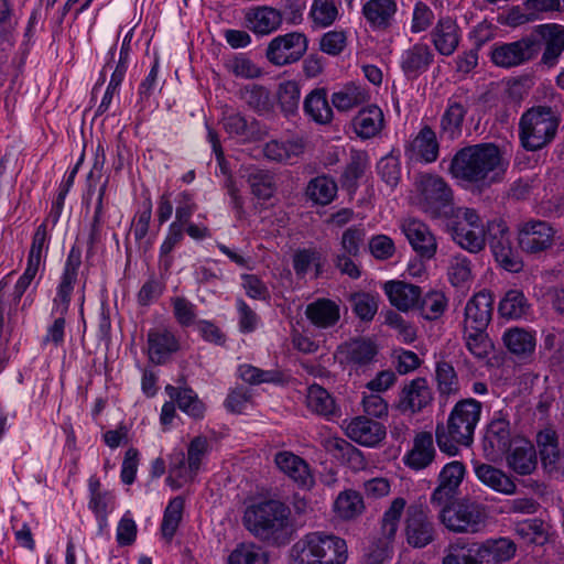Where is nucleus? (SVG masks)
<instances>
[{"instance_id":"1","label":"nucleus","mask_w":564,"mask_h":564,"mask_svg":"<svg viewBox=\"0 0 564 564\" xmlns=\"http://www.w3.org/2000/svg\"><path fill=\"white\" fill-rule=\"evenodd\" d=\"M509 161L495 143H478L458 150L451 160L448 172L454 178L489 187L505 178Z\"/></svg>"},{"instance_id":"2","label":"nucleus","mask_w":564,"mask_h":564,"mask_svg":"<svg viewBox=\"0 0 564 564\" xmlns=\"http://www.w3.org/2000/svg\"><path fill=\"white\" fill-rule=\"evenodd\" d=\"M242 521L254 538L274 546L286 545L296 532L290 507L275 499L247 507Z\"/></svg>"},{"instance_id":"3","label":"nucleus","mask_w":564,"mask_h":564,"mask_svg":"<svg viewBox=\"0 0 564 564\" xmlns=\"http://www.w3.org/2000/svg\"><path fill=\"white\" fill-rule=\"evenodd\" d=\"M481 410L482 404L476 399H463L454 405L446 423H437L435 438L443 453L456 456L459 446L471 445Z\"/></svg>"},{"instance_id":"4","label":"nucleus","mask_w":564,"mask_h":564,"mask_svg":"<svg viewBox=\"0 0 564 564\" xmlns=\"http://www.w3.org/2000/svg\"><path fill=\"white\" fill-rule=\"evenodd\" d=\"M293 564H344L347 545L344 539L325 532H310L290 550Z\"/></svg>"},{"instance_id":"5","label":"nucleus","mask_w":564,"mask_h":564,"mask_svg":"<svg viewBox=\"0 0 564 564\" xmlns=\"http://www.w3.org/2000/svg\"><path fill=\"white\" fill-rule=\"evenodd\" d=\"M82 264V251L78 247H73L67 256L64 272L62 274L56 296L53 300V314L57 317L53 324L47 327L44 344H53L55 347L62 346L65 336V315L68 312L70 296L74 285L77 281L78 269Z\"/></svg>"},{"instance_id":"6","label":"nucleus","mask_w":564,"mask_h":564,"mask_svg":"<svg viewBox=\"0 0 564 564\" xmlns=\"http://www.w3.org/2000/svg\"><path fill=\"white\" fill-rule=\"evenodd\" d=\"M561 118L550 106H534L525 110L519 121V139L527 151H538L550 144Z\"/></svg>"},{"instance_id":"7","label":"nucleus","mask_w":564,"mask_h":564,"mask_svg":"<svg viewBox=\"0 0 564 564\" xmlns=\"http://www.w3.org/2000/svg\"><path fill=\"white\" fill-rule=\"evenodd\" d=\"M440 507V520L452 532L474 534L486 525V507L478 501L462 498Z\"/></svg>"},{"instance_id":"8","label":"nucleus","mask_w":564,"mask_h":564,"mask_svg":"<svg viewBox=\"0 0 564 564\" xmlns=\"http://www.w3.org/2000/svg\"><path fill=\"white\" fill-rule=\"evenodd\" d=\"M366 248V229L354 225L345 229L340 237V249L333 256L334 267L352 280L361 276V270L356 260Z\"/></svg>"},{"instance_id":"9","label":"nucleus","mask_w":564,"mask_h":564,"mask_svg":"<svg viewBox=\"0 0 564 564\" xmlns=\"http://www.w3.org/2000/svg\"><path fill=\"white\" fill-rule=\"evenodd\" d=\"M488 245L496 262L509 272H519L523 262L519 252L512 247L509 228L502 219L487 224Z\"/></svg>"},{"instance_id":"10","label":"nucleus","mask_w":564,"mask_h":564,"mask_svg":"<svg viewBox=\"0 0 564 564\" xmlns=\"http://www.w3.org/2000/svg\"><path fill=\"white\" fill-rule=\"evenodd\" d=\"M420 192V205L422 209L433 218L446 215V209L452 206L453 191L447 182L434 174H424L417 183Z\"/></svg>"},{"instance_id":"11","label":"nucleus","mask_w":564,"mask_h":564,"mask_svg":"<svg viewBox=\"0 0 564 564\" xmlns=\"http://www.w3.org/2000/svg\"><path fill=\"white\" fill-rule=\"evenodd\" d=\"M556 228L546 220L529 219L518 225L519 248L528 254H540L554 246Z\"/></svg>"},{"instance_id":"12","label":"nucleus","mask_w":564,"mask_h":564,"mask_svg":"<svg viewBox=\"0 0 564 564\" xmlns=\"http://www.w3.org/2000/svg\"><path fill=\"white\" fill-rule=\"evenodd\" d=\"M404 534L406 542L422 549L435 539V525L430 509L423 503H412L405 510Z\"/></svg>"},{"instance_id":"13","label":"nucleus","mask_w":564,"mask_h":564,"mask_svg":"<svg viewBox=\"0 0 564 564\" xmlns=\"http://www.w3.org/2000/svg\"><path fill=\"white\" fill-rule=\"evenodd\" d=\"M308 40L304 33L291 32L278 35L267 47V58L276 66H284L300 61L306 53Z\"/></svg>"},{"instance_id":"14","label":"nucleus","mask_w":564,"mask_h":564,"mask_svg":"<svg viewBox=\"0 0 564 564\" xmlns=\"http://www.w3.org/2000/svg\"><path fill=\"white\" fill-rule=\"evenodd\" d=\"M473 104L468 90L459 88L446 101V107L440 119V131L448 140H456L463 133L465 117Z\"/></svg>"},{"instance_id":"15","label":"nucleus","mask_w":564,"mask_h":564,"mask_svg":"<svg viewBox=\"0 0 564 564\" xmlns=\"http://www.w3.org/2000/svg\"><path fill=\"white\" fill-rule=\"evenodd\" d=\"M538 54V41L527 35L514 42L495 45L491 61L499 67L510 68L533 59Z\"/></svg>"},{"instance_id":"16","label":"nucleus","mask_w":564,"mask_h":564,"mask_svg":"<svg viewBox=\"0 0 564 564\" xmlns=\"http://www.w3.org/2000/svg\"><path fill=\"white\" fill-rule=\"evenodd\" d=\"M529 36L538 41L539 52L543 45L544 50L540 64L552 68L557 65L564 52V25L557 23L539 24L533 28Z\"/></svg>"},{"instance_id":"17","label":"nucleus","mask_w":564,"mask_h":564,"mask_svg":"<svg viewBox=\"0 0 564 564\" xmlns=\"http://www.w3.org/2000/svg\"><path fill=\"white\" fill-rule=\"evenodd\" d=\"M400 228L413 251L422 260H431L437 251V240L430 227L420 219H404Z\"/></svg>"},{"instance_id":"18","label":"nucleus","mask_w":564,"mask_h":564,"mask_svg":"<svg viewBox=\"0 0 564 564\" xmlns=\"http://www.w3.org/2000/svg\"><path fill=\"white\" fill-rule=\"evenodd\" d=\"M510 423L506 417L499 416L490 421L482 441L485 456L490 462L501 459L513 445Z\"/></svg>"},{"instance_id":"19","label":"nucleus","mask_w":564,"mask_h":564,"mask_svg":"<svg viewBox=\"0 0 564 564\" xmlns=\"http://www.w3.org/2000/svg\"><path fill=\"white\" fill-rule=\"evenodd\" d=\"M465 471V465L462 462L454 460L446 464L438 475V485L431 495V503L433 506L449 503L457 495Z\"/></svg>"},{"instance_id":"20","label":"nucleus","mask_w":564,"mask_h":564,"mask_svg":"<svg viewBox=\"0 0 564 564\" xmlns=\"http://www.w3.org/2000/svg\"><path fill=\"white\" fill-rule=\"evenodd\" d=\"M274 463L285 476H288L299 488L311 490L315 486V478L308 463L289 451L275 454Z\"/></svg>"},{"instance_id":"21","label":"nucleus","mask_w":564,"mask_h":564,"mask_svg":"<svg viewBox=\"0 0 564 564\" xmlns=\"http://www.w3.org/2000/svg\"><path fill=\"white\" fill-rule=\"evenodd\" d=\"M494 312V297L490 291L481 290L466 303L464 312V328L475 330L487 329Z\"/></svg>"},{"instance_id":"22","label":"nucleus","mask_w":564,"mask_h":564,"mask_svg":"<svg viewBox=\"0 0 564 564\" xmlns=\"http://www.w3.org/2000/svg\"><path fill=\"white\" fill-rule=\"evenodd\" d=\"M346 435L366 447L378 446L387 435L386 426L367 416H356L346 426Z\"/></svg>"},{"instance_id":"23","label":"nucleus","mask_w":564,"mask_h":564,"mask_svg":"<svg viewBox=\"0 0 564 564\" xmlns=\"http://www.w3.org/2000/svg\"><path fill=\"white\" fill-rule=\"evenodd\" d=\"M433 400L432 391L427 384V380L417 377L406 383L400 394L397 408L402 413H419L427 406Z\"/></svg>"},{"instance_id":"24","label":"nucleus","mask_w":564,"mask_h":564,"mask_svg":"<svg viewBox=\"0 0 564 564\" xmlns=\"http://www.w3.org/2000/svg\"><path fill=\"white\" fill-rule=\"evenodd\" d=\"M337 354L343 358V362L355 369L369 366L376 360L378 346L370 338H354L338 346Z\"/></svg>"},{"instance_id":"25","label":"nucleus","mask_w":564,"mask_h":564,"mask_svg":"<svg viewBox=\"0 0 564 564\" xmlns=\"http://www.w3.org/2000/svg\"><path fill=\"white\" fill-rule=\"evenodd\" d=\"M404 153L410 161L435 162L440 153V143L435 131L427 124L423 126L415 138L405 145Z\"/></svg>"},{"instance_id":"26","label":"nucleus","mask_w":564,"mask_h":564,"mask_svg":"<svg viewBox=\"0 0 564 564\" xmlns=\"http://www.w3.org/2000/svg\"><path fill=\"white\" fill-rule=\"evenodd\" d=\"M178 349L180 341L171 329L159 326L149 330L148 350L152 362L162 365Z\"/></svg>"},{"instance_id":"27","label":"nucleus","mask_w":564,"mask_h":564,"mask_svg":"<svg viewBox=\"0 0 564 564\" xmlns=\"http://www.w3.org/2000/svg\"><path fill=\"white\" fill-rule=\"evenodd\" d=\"M224 130L231 137L243 142L261 140L267 131L254 118L248 119L240 112L227 113L223 118Z\"/></svg>"},{"instance_id":"28","label":"nucleus","mask_w":564,"mask_h":564,"mask_svg":"<svg viewBox=\"0 0 564 564\" xmlns=\"http://www.w3.org/2000/svg\"><path fill=\"white\" fill-rule=\"evenodd\" d=\"M474 473L484 486L497 494L512 496L517 492V485L512 477L494 465L475 463Z\"/></svg>"},{"instance_id":"29","label":"nucleus","mask_w":564,"mask_h":564,"mask_svg":"<svg viewBox=\"0 0 564 564\" xmlns=\"http://www.w3.org/2000/svg\"><path fill=\"white\" fill-rule=\"evenodd\" d=\"M505 457L508 468L520 476L531 475L538 466L536 451L527 440L514 441Z\"/></svg>"},{"instance_id":"30","label":"nucleus","mask_w":564,"mask_h":564,"mask_svg":"<svg viewBox=\"0 0 564 564\" xmlns=\"http://www.w3.org/2000/svg\"><path fill=\"white\" fill-rule=\"evenodd\" d=\"M433 61L434 53L429 45L416 43L403 52L401 69L408 79H416L429 69Z\"/></svg>"},{"instance_id":"31","label":"nucleus","mask_w":564,"mask_h":564,"mask_svg":"<svg viewBox=\"0 0 564 564\" xmlns=\"http://www.w3.org/2000/svg\"><path fill=\"white\" fill-rule=\"evenodd\" d=\"M480 564H501L510 561L517 551L508 538L490 539L481 544L474 543Z\"/></svg>"},{"instance_id":"32","label":"nucleus","mask_w":564,"mask_h":564,"mask_svg":"<svg viewBox=\"0 0 564 564\" xmlns=\"http://www.w3.org/2000/svg\"><path fill=\"white\" fill-rule=\"evenodd\" d=\"M355 133L362 140L377 137L384 128L383 111L377 105L360 109L351 121Z\"/></svg>"},{"instance_id":"33","label":"nucleus","mask_w":564,"mask_h":564,"mask_svg":"<svg viewBox=\"0 0 564 564\" xmlns=\"http://www.w3.org/2000/svg\"><path fill=\"white\" fill-rule=\"evenodd\" d=\"M383 290L390 303L400 311L417 307L422 291L421 288L404 281H388Z\"/></svg>"},{"instance_id":"34","label":"nucleus","mask_w":564,"mask_h":564,"mask_svg":"<svg viewBox=\"0 0 564 564\" xmlns=\"http://www.w3.org/2000/svg\"><path fill=\"white\" fill-rule=\"evenodd\" d=\"M433 436L430 432H420L415 435L412 449L404 456V464L415 470L424 469L435 458Z\"/></svg>"},{"instance_id":"35","label":"nucleus","mask_w":564,"mask_h":564,"mask_svg":"<svg viewBox=\"0 0 564 564\" xmlns=\"http://www.w3.org/2000/svg\"><path fill=\"white\" fill-rule=\"evenodd\" d=\"M305 316L317 328L335 326L340 318L339 305L329 299H317L307 304Z\"/></svg>"},{"instance_id":"36","label":"nucleus","mask_w":564,"mask_h":564,"mask_svg":"<svg viewBox=\"0 0 564 564\" xmlns=\"http://www.w3.org/2000/svg\"><path fill=\"white\" fill-rule=\"evenodd\" d=\"M432 42L440 54L449 56L458 46V25L449 18H441L433 32Z\"/></svg>"},{"instance_id":"37","label":"nucleus","mask_w":564,"mask_h":564,"mask_svg":"<svg viewBox=\"0 0 564 564\" xmlns=\"http://www.w3.org/2000/svg\"><path fill=\"white\" fill-rule=\"evenodd\" d=\"M397 12L394 0H369L362 7V14L373 29L387 30Z\"/></svg>"},{"instance_id":"38","label":"nucleus","mask_w":564,"mask_h":564,"mask_svg":"<svg viewBox=\"0 0 564 564\" xmlns=\"http://www.w3.org/2000/svg\"><path fill=\"white\" fill-rule=\"evenodd\" d=\"M369 165V155L366 151L351 150L349 162L340 176L341 187L349 194H355L359 180L364 177Z\"/></svg>"},{"instance_id":"39","label":"nucleus","mask_w":564,"mask_h":564,"mask_svg":"<svg viewBox=\"0 0 564 564\" xmlns=\"http://www.w3.org/2000/svg\"><path fill=\"white\" fill-rule=\"evenodd\" d=\"M303 110L314 122L328 124L333 120V109L325 88L313 89L303 101Z\"/></svg>"},{"instance_id":"40","label":"nucleus","mask_w":564,"mask_h":564,"mask_svg":"<svg viewBox=\"0 0 564 564\" xmlns=\"http://www.w3.org/2000/svg\"><path fill=\"white\" fill-rule=\"evenodd\" d=\"M305 149L302 138H292L285 141L272 140L264 145V156L279 163H289L300 156Z\"/></svg>"},{"instance_id":"41","label":"nucleus","mask_w":564,"mask_h":564,"mask_svg":"<svg viewBox=\"0 0 564 564\" xmlns=\"http://www.w3.org/2000/svg\"><path fill=\"white\" fill-rule=\"evenodd\" d=\"M326 258L316 247L297 249L293 254V269L299 278H304L310 268H314L315 278L325 272Z\"/></svg>"},{"instance_id":"42","label":"nucleus","mask_w":564,"mask_h":564,"mask_svg":"<svg viewBox=\"0 0 564 564\" xmlns=\"http://www.w3.org/2000/svg\"><path fill=\"white\" fill-rule=\"evenodd\" d=\"M536 445L544 468L549 470L555 469L563 458L556 432L552 429L540 431L536 434Z\"/></svg>"},{"instance_id":"43","label":"nucleus","mask_w":564,"mask_h":564,"mask_svg":"<svg viewBox=\"0 0 564 564\" xmlns=\"http://www.w3.org/2000/svg\"><path fill=\"white\" fill-rule=\"evenodd\" d=\"M240 98L259 116L270 115L274 109V100L270 90L258 84L245 86L240 90Z\"/></svg>"},{"instance_id":"44","label":"nucleus","mask_w":564,"mask_h":564,"mask_svg":"<svg viewBox=\"0 0 564 564\" xmlns=\"http://www.w3.org/2000/svg\"><path fill=\"white\" fill-rule=\"evenodd\" d=\"M502 340L507 349L519 358H527L534 352L535 337L527 329L513 327L505 332Z\"/></svg>"},{"instance_id":"45","label":"nucleus","mask_w":564,"mask_h":564,"mask_svg":"<svg viewBox=\"0 0 564 564\" xmlns=\"http://www.w3.org/2000/svg\"><path fill=\"white\" fill-rule=\"evenodd\" d=\"M165 391L172 400H175L181 411L194 419L203 417L205 405L191 388H178L167 384Z\"/></svg>"},{"instance_id":"46","label":"nucleus","mask_w":564,"mask_h":564,"mask_svg":"<svg viewBox=\"0 0 564 564\" xmlns=\"http://www.w3.org/2000/svg\"><path fill=\"white\" fill-rule=\"evenodd\" d=\"M485 228L452 226L453 240L470 253L480 252L486 246Z\"/></svg>"},{"instance_id":"47","label":"nucleus","mask_w":564,"mask_h":564,"mask_svg":"<svg viewBox=\"0 0 564 564\" xmlns=\"http://www.w3.org/2000/svg\"><path fill=\"white\" fill-rule=\"evenodd\" d=\"M336 194L337 184L327 175H319L312 178L305 189V195L308 199L323 206L332 203Z\"/></svg>"},{"instance_id":"48","label":"nucleus","mask_w":564,"mask_h":564,"mask_svg":"<svg viewBox=\"0 0 564 564\" xmlns=\"http://www.w3.org/2000/svg\"><path fill=\"white\" fill-rule=\"evenodd\" d=\"M365 510L362 496L352 489H347L337 496L334 502L335 513L344 520H352Z\"/></svg>"},{"instance_id":"49","label":"nucleus","mask_w":564,"mask_h":564,"mask_svg":"<svg viewBox=\"0 0 564 564\" xmlns=\"http://www.w3.org/2000/svg\"><path fill=\"white\" fill-rule=\"evenodd\" d=\"M529 303L523 292L511 289L507 291L498 305V313L501 317L508 319H518L524 316L529 311Z\"/></svg>"},{"instance_id":"50","label":"nucleus","mask_w":564,"mask_h":564,"mask_svg":"<svg viewBox=\"0 0 564 564\" xmlns=\"http://www.w3.org/2000/svg\"><path fill=\"white\" fill-rule=\"evenodd\" d=\"M249 28L259 34H269L281 25V15L278 9L262 7L248 14Z\"/></svg>"},{"instance_id":"51","label":"nucleus","mask_w":564,"mask_h":564,"mask_svg":"<svg viewBox=\"0 0 564 564\" xmlns=\"http://www.w3.org/2000/svg\"><path fill=\"white\" fill-rule=\"evenodd\" d=\"M338 8L335 0H313L308 19L314 29H326L335 23L338 18Z\"/></svg>"},{"instance_id":"52","label":"nucleus","mask_w":564,"mask_h":564,"mask_svg":"<svg viewBox=\"0 0 564 564\" xmlns=\"http://www.w3.org/2000/svg\"><path fill=\"white\" fill-rule=\"evenodd\" d=\"M306 404L312 412L318 415L329 417L336 414L335 400L322 386L312 384L308 387Z\"/></svg>"},{"instance_id":"53","label":"nucleus","mask_w":564,"mask_h":564,"mask_svg":"<svg viewBox=\"0 0 564 564\" xmlns=\"http://www.w3.org/2000/svg\"><path fill=\"white\" fill-rule=\"evenodd\" d=\"M367 99V91L355 84H348L332 95V104L338 111H348Z\"/></svg>"},{"instance_id":"54","label":"nucleus","mask_w":564,"mask_h":564,"mask_svg":"<svg viewBox=\"0 0 564 564\" xmlns=\"http://www.w3.org/2000/svg\"><path fill=\"white\" fill-rule=\"evenodd\" d=\"M251 193L259 199H270L275 191V181L271 172L261 169H253L247 177Z\"/></svg>"},{"instance_id":"55","label":"nucleus","mask_w":564,"mask_h":564,"mask_svg":"<svg viewBox=\"0 0 564 564\" xmlns=\"http://www.w3.org/2000/svg\"><path fill=\"white\" fill-rule=\"evenodd\" d=\"M463 339L467 350L478 359L487 358L494 348L487 329L475 330L473 328H464Z\"/></svg>"},{"instance_id":"56","label":"nucleus","mask_w":564,"mask_h":564,"mask_svg":"<svg viewBox=\"0 0 564 564\" xmlns=\"http://www.w3.org/2000/svg\"><path fill=\"white\" fill-rule=\"evenodd\" d=\"M184 499L181 496L173 498L164 510L161 523L162 536L171 542L182 520L184 510Z\"/></svg>"},{"instance_id":"57","label":"nucleus","mask_w":564,"mask_h":564,"mask_svg":"<svg viewBox=\"0 0 564 564\" xmlns=\"http://www.w3.org/2000/svg\"><path fill=\"white\" fill-rule=\"evenodd\" d=\"M514 531L527 543L543 545L547 541L545 523L538 518L517 522Z\"/></svg>"},{"instance_id":"58","label":"nucleus","mask_w":564,"mask_h":564,"mask_svg":"<svg viewBox=\"0 0 564 564\" xmlns=\"http://www.w3.org/2000/svg\"><path fill=\"white\" fill-rule=\"evenodd\" d=\"M229 564H268V554L254 543H241L229 555Z\"/></svg>"},{"instance_id":"59","label":"nucleus","mask_w":564,"mask_h":564,"mask_svg":"<svg viewBox=\"0 0 564 564\" xmlns=\"http://www.w3.org/2000/svg\"><path fill=\"white\" fill-rule=\"evenodd\" d=\"M406 501L404 498H394L390 507L384 511L381 520V534L386 540H393Z\"/></svg>"},{"instance_id":"60","label":"nucleus","mask_w":564,"mask_h":564,"mask_svg":"<svg viewBox=\"0 0 564 564\" xmlns=\"http://www.w3.org/2000/svg\"><path fill=\"white\" fill-rule=\"evenodd\" d=\"M300 97V86L296 82L288 80L280 84L278 90V100L280 108L285 117H291L297 113Z\"/></svg>"},{"instance_id":"61","label":"nucleus","mask_w":564,"mask_h":564,"mask_svg":"<svg viewBox=\"0 0 564 564\" xmlns=\"http://www.w3.org/2000/svg\"><path fill=\"white\" fill-rule=\"evenodd\" d=\"M447 275L454 286H464L473 280L471 261L458 253L451 258Z\"/></svg>"},{"instance_id":"62","label":"nucleus","mask_w":564,"mask_h":564,"mask_svg":"<svg viewBox=\"0 0 564 564\" xmlns=\"http://www.w3.org/2000/svg\"><path fill=\"white\" fill-rule=\"evenodd\" d=\"M447 300L442 292L432 291L420 299L417 304L422 316L425 319L433 321L438 318L445 312Z\"/></svg>"},{"instance_id":"63","label":"nucleus","mask_w":564,"mask_h":564,"mask_svg":"<svg viewBox=\"0 0 564 564\" xmlns=\"http://www.w3.org/2000/svg\"><path fill=\"white\" fill-rule=\"evenodd\" d=\"M350 303L355 314L365 322L373 319L378 311V299L377 296L366 293L358 292L350 296Z\"/></svg>"},{"instance_id":"64","label":"nucleus","mask_w":564,"mask_h":564,"mask_svg":"<svg viewBox=\"0 0 564 564\" xmlns=\"http://www.w3.org/2000/svg\"><path fill=\"white\" fill-rule=\"evenodd\" d=\"M443 564H480V562L474 544L456 543L448 546Z\"/></svg>"}]
</instances>
